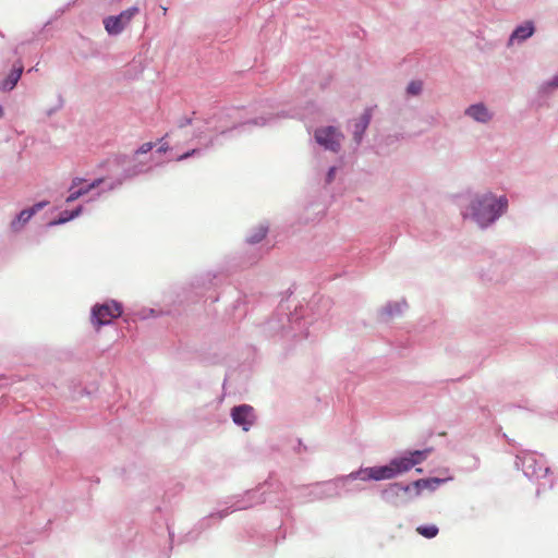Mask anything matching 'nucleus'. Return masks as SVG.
I'll return each instance as SVG.
<instances>
[{
  "label": "nucleus",
  "instance_id": "obj_15",
  "mask_svg": "<svg viewBox=\"0 0 558 558\" xmlns=\"http://www.w3.org/2000/svg\"><path fill=\"white\" fill-rule=\"evenodd\" d=\"M267 230L264 227H259L258 230L248 236L250 243H258L266 236Z\"/></svg>",
  "mask_w": 558,
  "mask_h": 558
},
{
  "label": "nucleus",
  "instance_id": "obj_4",
  "mask_svg": "<svg viewBox=\"0 0 558 558\" xmlns=\"http://www.w3.org/2000/svg\"><path fill=\"white\" fill-rule=\"evenodd\" d=\"M140 12L137 7H131L118 15H110L104 20V27L109 35H119Z\"/></svg>",
  "mask_w": 558,
  "mask_h": 558
},
{
  "label": "nucleus",
  "instance_id": "obj_14",
  "mask_svg": "<svg viewBox=\"0 0 558 558\" xmlns=\"http://www.w3.org/2000/svg\"><path fill=\"white\" fill-rule=\"evenodd\" d=\"M416 532L425 538H434L437 536L439 530L436 525H420L416 527Z\"/></svg>",
  "mask_w": 558,
  "mask_h": 558
},
{
  "label": "nucleus",
  "instance_id": "obj_17",
  "mask_svg": "<svg viewBox=\"0 0 558 558\" xmlns=\"http://www.w3.org/2000/svg\"><path fill=\"white\" fill-rule=\"evenodd\" d=\"M408 93L411 95H418L422 90V82L413 81L408 85Z\"/></svg>",
  "mask_w": 558,
  "mask_h": 558
},
{
  "label": "nucleus",
  "instance_id": "obj_5",
  "mask_svg": "<svg viewBox=\"0 0 558 558\" xmlns=\"http://www.w3.org/2000/svg\"><path fill=\"white\" fill-rule=\"evenodd\" d=\"M315 138L325 148L338 151L341 146L342 134L336 128L326 126L316 130Z\"/></svg>",
  "mask_w": 558,
  "mask_h": 558
},
{
  "label": "nucleus",
  "instance_id": "obj_12",
  "mask_svg": "<svg viewBox=\"0 0 558 558\" xmlns=\"http://www.w3.org/2000/svg\"><path fill=\"white\" fill-rule=\"evenodd\" d=\"M371 121V112L366 110L360 118V121L355 124L354 138L359 143L362 138L363 133L367 129Z\"/></svg>",
  "mask_w": 558,
  "mask_h": 558
},
{
  "label": "nucleus",
  "instance_id": "obj_6",
  "mask_svg": "<svg viewBox=\"0 0 558 558\" xmlns=\"http://www.w3.org/2000/svg\"><path fill=\"white\" fill-rule=\"evenodd\" d=\"M231 416L233 422L236 425L242 426L244 430H248L255 421L254 409L247 404L234 407L232 409Z\"/></svg>",
  "mask_w": 558,
  "mask_h": 558
},
{
  "label": "nucleus",
  "instance_id": "obj_8",
  "mask_svg": "<svg viewBox=\"0 0 558 558\" xmlns=\"http://www.w3.org/2000/svg\"><path fill=\"white\" fill-rule=\"evenodd\" d=\"M83 182V179L81 178H75L73 181H72V185L70 187V195L66 197V202L68 203H71V202H74L76 201L78 197H81L82 195H85L86 193H88L90 190L97 187L101 182L102 180L99 179V180H96L94 181L93 183L86 185L85 187H81L78 190H75V187L81 184Z\"/></svg>",
  "mask_w": 558,
  "mask_h": 558
},
{
  "label": "nucleus",
  "instance_id": "obj_26",
  "mask_svg": "<svg viewBox=\"0 0 558 558\" xmlns=\"http://www.w3.org/2000/svg\"><path fill=\"white\" fill-rule=\"evenodd\" d=\"M555 85H556V86H558V82H557V83H555Z\"/></svg>",
  "mask_w": 558,
  "mask_h": 558
},
{
  "label": "nucleus",
  "instance_id": "obj_24",
  "mask_svg": "<svg viewBox=\"0 0 558 558\" xmlns=\"http://www.w3.org/2000/svg\"><path fill=\"white\" fill-rule=\"evenodd\" d=\"M161 13L166 14L167 13V8H162Z\"/></svg>",
  "mask_w": 558,
  "mask_h": 558
},
{
  "label": "nucleus",
  "instance_id": "obj_9",
  "mask_svg": "<svg viewBox=\"0 0 558 558\" xmlns=\"http://www.w3.org/2000/svg\"><path fill=\"white\" fill-rule=\"evenodd\" d=\"M47 203H37L29 209H24L20 213L17 218L12 221L11 227L13 230H19L22 228L39 209L44 208Z\"/></svg>",
  "mask_w": 558,
  "mask_h": 558
},
{
  "label": "nucleus",
  "instance_id": "obj_25",
  "mask_svg": "<svg viewBox=\"0 0 558 558\" xmlns=\"http://www.w3.org/2000/svg\"><path fill=\"white\" fill-rule=\"evenodd\" d=\"M3 114V110H2V107L0 106V117H2Z\"/></svg>",
  "mask_w": 558,
  "mask_h": 558
},
{
  "label": "nucleus",
  "instance_id": "obj_22",
  "mask_svg": "<svg viewBox=\"0 0 558 558\" xmlns=\"http://www.w3.org/2000/svg\"><path fill=\"white\" fill-rule=\"evenodd\" d=\"M168 150V146L167 145H162L158 148V153H165Z\"/></svg>",
  "mask_w": 558,
  "mask_h": 558
},
{
  "label": "nucleus",
  "instance_id": "obj_1",
  "mask_svg": "<svg viewBox=\"0 0 558 558\" xmlns=\"http://www.w3.org/2000/svg\"><path fill=\"white\" fill-rule=\"evenodd\" d=\"M507 205L506 198L497 201L493 194H486L473 203L472 216L481 227H486L506 210Z\"/></svg>",
  "mask_w": 558,
  "mask_h": 558
},
{
  "label": "nucleus",
  "instance_id": "obj_19",
  "mask_svg": "<svg viewBox=\"0 0 558 558\" xmlns=\"http://www.w3.org/2000/svg\"><path fill=\"white\" fill-rule=\"evenodd\" d=\"M335 172H336V168L335 167L329 169V171L327 173V182H331L333 180Z\"/></svg>",
  "mask_w": 558,
  "mask_h": 558
},
{
  "label": "nucleus",
  "instance_id": "obj_10",
  "mask_svg": "<svg viewBox=\"0 0 558 558\" xmlns=\"http://www.w3.org/2000/svg\"><path fill=\"white\" fill-rule=\"evenodd\" d=\"M466 114L480 122H487L490 120L487 108L483 105H473L466 109Z\"/></svg>",
  "mask_w": 558,
  "mask_h": 558
},
{
  "label": "nucleus",
  "instance_id": "obj_21",
  "mask_svg": "<svg viewBox=\"0 0 558 558\" xmlns=\"http://www.w3.org/2000/svg\"><path fill=\"white\" fill-rule=\"evenodd\" d=\"M195 151H196L195 149H193V150H191V151H187V153H185L184 155L180 156V157L178 158V160H183V159H185V158H187V157L192 156Z\"/></svg>",
  "mask_w": 558,
  "mask_h": 558
},
{
  "label": "nucleus",
  "instance_id": "obj_7",
  "mask_svg": "<svg viewBox=\"0 0 558 558\" xmlns=\"http://www.w3.org/2000/svg\"><path fill=\"white\" fill-rule=\"evenodd\" d=\"M430 451L432 449L415 450L410 452L409 457L397 458L399 460L401 470H403V472L409 471L414 465L424 461L430 453Z\"/></svg>",
  "mask_w": 558,
  "mask_h": 558
},
{
  "label": "nucleus",
  "instance_id": "obj_2",
  "mask_svg": "<svg viewBox=\"0 0 558 558\" xmlns=\"http://www.w3.org/2000/svg\"><path fill=\"white\" fill-rule=\"evenodd\" d=\"M122 314L119 303L111 301L105 304H97L92 310V324L98 330L101 326L110 324Z\"/></svg>",
  "mask_w": 558,
  "mask_h": 558
},
{
  "label": "nucleus",
  "instance_id": "obj_23",
  "mask_svg": "<svg viewBox=\"0 0 558 558\" xmlns=\"http://www.w3.org/2000/svg\"><path fill=\"white\" fill-rule=\"evenodd\" d=\"M161 13L166 14L167 13V8H162Z\"/></svg>",
  "mask_w": 558,
  "mask_h": 558
},
{
  "label": "nucleus",
  "instance_id": "obj_18",
  "mask_svg": "<svg viewBox=\"0 0 558 558\" xmlns=\"http://www.w3.org/2000/svg\"><path fill=\"white\" fill-rule=\"evenodd\" d=\"M154 148V143L147 142L141 145V147L136 150V154H147Z\"/></svg>",
  "mask_w": 558,
  "mask_h": 558
},
{
  "label": "nucleus",
  "instance_id": "obj_20",
  "mask_svg": "<svg viewBox=\"0 0 558 558\" xmlns=\"http://www.w3.org/2000/svg\"><path fill=\"white\" fill-rule=\"evenodd\" d=\"M427 484H428V481H425V480H418V481L414 482V485L416 487L427 486Z\"/></svg>",
  "mask_w": 558,
  "mask_h": 558
},
{
  "label": "nucleus",
  "instance_id": "obj_16",
  "mask_svg": "<svg viewBox=\"0 0 558 558\" xmlns=\"http://www.w3.org/2000/svg\"><path fill=\"white\" fill-rule=\"evenodd\" d=\"M82 208L78 207L77 209L73 210L72 213L63 211L61 214V217L58 220V223H64L75 217H77L81 213Z\"/></svg>",
  "mask_w": 558,
  "mask_h": 558
},
{
  "label": "nucleus",
  "instance_id": "obj_11",
  "mask_svg": "<svg viewBox=\"0 0 558 558\" xmlns=\"http://www.w3.org/2000/svg\"><path fill=\"white\" fill-rule=\"evenodd\" d=\"M534 33V26L531 22H526L524 25H521L514 29L510 37V41L513 40H525L526 38L531 37Z\"/></svg>",
  "mask_w": 558,
  "mask_h": 558
},
{
  "label": "nucleus",
  "instance_id": "obj_3",
  "mask_svg": "<svg viewBox=\"0 0 558 558\" xmlns=\"http://www.w3.org/2000/svg\"><path fill=\"white\" fill-rule=\"evenodd\" d=\"M400 473H403V470H401L399 460L393 459L388 465L362 469L357 472V476L363 481H381L393 478Z\"/></svg>",
  "mask_w": 558,
  "mask_h": 558
},
{
  "label": "nucleus",
  "instance_id": "obj_13",
  "mask_svg": "<svg viewBox=\"0 0 558 558\" xmlns=\"http://www.w3.org/2000/svg\"><path fill=\"white\" fill-rule=\"evenodd\" d=\"M22 72H23L22 65L13 69L12 72L8 75V77L2 82V89L11 90L19 82V80L22 75Z\"/></svg>",
  "mask_w": 558,
  "mask_h": 558
}]
</instances>
